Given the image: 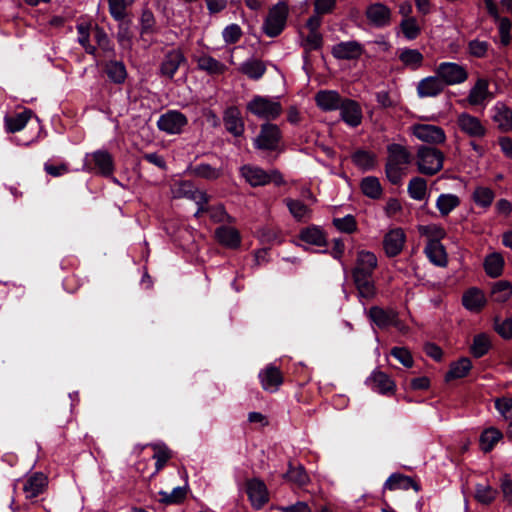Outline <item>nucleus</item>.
<instances>
[{
    "instance_id": "4",
    "label": "nucleus",
    "mask_w": 512,
    "mask_h": 512,
    "mask_svg": "<svg viewBox=\"0 0 512 512\" xmlns=\"http://www.w3.org/2000/svg\"><path fill=\"white\" fill-rule=\"evenodd\" d=\"M240 174L252 187L265 186L270 183L280 186L284 183L283 176L276 169L266 171L259 166L247 164L240 168Z\"/></svg>"
},
{
    "instance_id": "18",
    "label": "nucleus",
    "mask_w": 512,
    "mask_h": 512,
    "mask_svg": "<svg viewBox=\"0 0 512 512\" xmlns=\"http://www.w3.org/2000/svg\"><path fill=\"white\" fill-rule=\"evenodd\" d=\"M369 318L381 329L389 326L399 327L400 325L398 314L393 309H383L379 306H373L369 310Z\"/></svg>"
},
{
    "instance_id": "35",
    "label": "nucleus",
    "mask_w": 512,
    "mask_h": 512,
    "mask_svg": "<svg viewBox=\"0 0 512 512\" xmlns=\"http://www.w3.org/2000/svg\"><path fill=\"white\" fill-rule=\"evenodd\" d=\"M239 71L250 79L258 80L266 72V66L261 60L249 59L241 64Z\"/></svg>"
},
{
    "instance_id": "8",
    "label": "nucleus",
    "mask_w": 512,
    "mask_h": 512,
    "mask_svg": "<svg viewBox=\"0 0 512 512\" xmlns=\"http://www.w3.org/2000/svg\"><path fill=\"white\" fill-rule=\"evenodd\" d=\"M435 73L443 81L445 87L461 84L468 78L466 68L455 62L440 63L437 66Z\"/></svg>"
},
{
    "instance_id": "10",
    "label": "nucleus",
    "mask_w": 512,
    "mask_h": 512,
    "mask_svg": "<svg viewBox=\"0 0 512 512\" xmlns=\"http://www.w3.org/2000/svg\"><path fill=\"white\" fill-rule=\"evenodd\" d=\"M456 124L459 130L470 138L480 139L487 133V129L481 120L467 112L457 115Z\"/></svg>"
},
{
    "instance_id": "12",
    "label": "nucleus",
    "mask_w": 512,
    "mask_h": 512,
    "mask_svg": "<svg viewBox=\"0 0 512 512\" xmlns=\"http://www.w3.org/2000/svg\"><path fill=\"white\" fill-rule=\"evenodd\" d=\"M187 118L184 114L176 110H170L161 115L157 121V126L161 131L168 134H178L187 125Z\"/></svg>"
},
{
    "instance_id": "7",
    "label": "nucleus",
    "mask_w": 512,
    "mask_h": 512,
    "mask_svg": "<svg viewBox=\"0 0 512 512\" xmlns=\"http://www.w3.org/2000/svg\"><path fill=\"white\" fill-rule=\"evenodd\" d=\"M288 6L284 2L274 5L263 23V31L268 37L278 36L286 26Z\"/></svg>"
},
{
    "instance_id": "22",
    "label": "nucleus",
    "mask_w": 512,
    "mask_h": 512,
    "mask_svg": "<svg viewBox=\"0 0 512 512\" xmlns=\"http://www.w3.org/2000/svg\"><path fill=\"white\" fill-rule=\"evenodd\" d=\"M186 62V58L179 49L169 51L160 66V74L172 79L179 67Z\"/></svg>"
},
{
    "instance_id": "45",
    "label": "nucleus",
    "mask_w": 512,
    "mask_h": 512,
    "mask_svg": "<svg viewBox=\"0 0 512 512\" xmlns=\"http://www.w3.org/2000/svg\"><path fill=\"white\" fill-rule=\"evenodd\" d=\"M472 368V363L469 358H461L457 362L451 365L449 372L446 375V379H459L465 377Z\"/></svg>"
},
{
    "instance_id": "40",
    "label": "nucleus",
    "mask_w": 512,
    "mask_h": 512,
    "mask_svg": "<svg viewBox=\"0 0 512 512\" xmlns=\"http://www.w3.org/2000/svg\"><path fill=\"white\" fill-rule=\"evenodd\" d=\"M504 259L499 253H492L485 258L484 268L487 275L496 278L502 274Z\"/></svg>"
},
{
    "instance_id": "60",
    "label": "nucleus",
    "mask_w": 512,
    "mask_h": 512,
    "mask_svg": "<svg viewBox=\"0 0 512 512\" xmlns=\"http://www.w3.org/2000/svg\"><path fill=\"white\" fill-rule=\"evenodd\" d=\"M78 42L84 47L87 53L94 54L95 47L89 43V28L84 24L77 26Z\"/></svg>"
},
{
    "instance_id": "46",
    "label": "nucleus",
    "mask_w": 512,
    "mask_h": 512,
    "mask_svg": "<svg viewBox=\"0 0 512 512\" xmlns=\"http://www.w3.org/2000/svg\"><path fill=\"white\" fill-rule=\"evenodd\" d=\"M361 190L364 195L372 199H378L382 195V187L376 177L368 176L361 181Z\"/></svg>"
},
{
    "instance_id": "37",
    "label": "nucleus",
    "mask_w": 512,
    "mask_h": 512,
    "mask_svg": "<svg viewBox=\"0 0 512 512\" xmlns=\"http://www.w3.org/2000/svg\"><path fill=\"white\" fill-rule=\"evenodd\" d=\"M493 120L498 128L502 131H509L512 129V110L502 104H497L494 107Z\"/></svg>"
},
{
    "instance_id": "19",
    "label": "nucleus",
    "mask_w": 512,
    "mask_h": 512,
    "mask_svg": "<svg viewBox=\"0 0 512 512\" xmlns=\"http://www.w3.org/2000/svg\"><path fill=\"white\" fill-rule=\"evenodd\" d=\"M331 52L336 59L354 60L363 54L364 47L357 41H346L334 45Z\"/></svg>"
},
{
    "instance_id": "34",
    "label": "nucleus",
    "mask_w": 512,
    "mask_h": 512,
    "mask_svg": "<svg viewBox=\"0 0 512 512\" xmlns=\"http://www.w3.org/2000/svg\"><path fill=\"white\" fill-rule=\"evenodd\" d=\"M462 302L466 309L478 312L484 307L486 300L482 291L472 288L464 293Z\"/></svg>"
},
{
    "instance_id": "50",
    "label": "nucleus",
    "mask_w": 512,
    "mask_h": 512,
    "mask_svg": "<svg viewBox=\"0 0 512 512\" xmlns=\"http://www.w3.org/2000/svg\"><path fill=\"white\" fill-rule=\"evenodd\" d=\"M286 204L295 219L301 221L310 217V209L303 202L287 199Z\"/></svg>"
},
{
    "instance_id": "15",
    "label": "nucleus",
    "mask_w": 512,
    "mask_h": 512,
    "mask_svg": "<svg viewBox=\"0 0 512 512\" xmlns=\"http://www.w3.org/2000/svg\"><path fill=\"white\" fill-rule=\"evenodd\" d=\"M406 235L401 228L389 230L383 238V248L388 257H395L402 251Z\"/></svg>"
},
{
    "instance_id": "24",
    "label": "nucleus",
    "mask_w": 512,
    "mask_h": 512,
    "mask_svg": "<svg viewBox=\"0 0 512 512\" xmlns=\"http://www.w3.org/2000/svg\"><path fill=\"white\" fill-rule=\"evenodd\" d=\"M343 98L335 90H320L315 95L317 106L323 111H335L340 108Z\"/></svg>"
},
{
    "instance_id": "1",
    "label": "nucleus",
    "mask_w": 512,
    "mask_h": 512,
    "mask_svg": "<svg viewBox=\"0 0 512 512\" xmlns=\"http://www.w3.org/2000/svg\"><path fill=\"white\" fill-rule=\"evenodd\" d=\"M378 260L373 252L361 250L357 253L352 277L359 297L371 300L376 296V287L372 279Z\"/></svg>"
},
{
    "instance_id": "47",
    "label": "nucleus",
    "mask_w": 512,
    "mask_h": 512,
    "mask_svg": "<svg viewBox=\"0 0 512 512\" xmlns=\"http://www.w3.org/2000/svg\"><path fill=\"white\" fill-rule=\"evenodd\" d=\"M472 198L476 205L487 208L492 204L495 194L492 189L488 187L478 186L475 188Z\"/></svg>"
},
{
    "instance_id": "21",
    "label": "nucleus",
    "mask_w": 512,
    "mask_h": 512,
    "mask_svg": "<svg viewBox=\"0 0 512 512\" xmlns=\"http://www.w3.org/2000/svg\"><path fill=\"white\" fill-rule=\"evenodd\" d=\"M262 388L265 391L276 392L283 383V376L279 368L270 364L259 373Z\"/></svg>"
},
{
    "instance_id": "42",
    "label": "nucleus",
    "mask_w": 512,
    "mask_h": 512,
    "mask_svg": "<svg viewBox=\"0 0 512 512\" xmlns=\"http://www.w3.org/2000/svg\"><path fill=\"white\" fill-rule=\"evenodd\" d=\"M198 67L210 74H223L227 67L209 55H203L197 60Z\"/></svg>"
},
{
    "instance_id": "56",
    "label": "nucleus",
    "mask_w": 512,
    "mask_h": 512,
    "mask_svg": "<svg viewBox=\"0 0 512 512\" xmlns=\"http://www.w3.org/2000/svg\"><path fill=\"white\" fill-rule=\"evenodd\" d=\"M333 225L341 232L353 233L357 229V223L352 215H346L342 218H334Z\"/></svg>"
},
{
    "instance_id": "62",
    "label": "nucleus",
    "mask_w": 512,
    "mask_h": 512,
    "mask_svg": "<svg viewBox=\"0 0 512 512\" xmlns=\"http://www.w3.org/2000/svg\"><path fill=\"white\" fill-rule=\"evenodd\" d=\"M141 34L152 33L155 27V18L150 10H143L140 18Z\"/></svg>"
},
{
    "instance_id": "9",
    "label": "nucleus",
    "mask_w": 512,
    "mask_h": 512,
    "mask_svg": "<svg viewBox=\"0 0 512 512\" xmlns=\"http://www.w3.org/2000/svg\"><path fill=\"white\" fill-rule=\"evenodd\" d=\"M174 196L178 198H187L194 201L198 209L195 216H199L206 210V204L209 201V197L204 191L197 189L191 182L184 181L180 182L177 188L174 190Z\"/></svg>"
},
{
    "instance_id": "5",
    "label": "nucleus",
    "mask_w": 512,
    "mask_h": 512,
    "mask_svg": "<svg viewBox=\"0 0 512 512\" xmlns=\"http://www.w3.org/2000/svg\"><path fill=\"white\" fill-rule=\"evenodd\" d=\"M254 147L262 151H280L282 134L275 124L265 123L261 125L259 134L253 140Z\"/></svg>"
},
{
    "instance_id": "39",
    "label": "nucleus",
    "mask_w": 512,
    "mask_h": 512,
    "mask_svg": "<svg viewBox=\"0 0 512 512\" xmlns=\"http://www.w3.org/2000/svg\"><path fill=\"white\" fill-rule=\"evenodd\" d=\"M105 72L108 78L116 83L121 84L127 77L125 65L120 61H109L105 64Z\"/></svg>"
},
{
    "instance_id": "57",
    "label": "nucleus",
    "mask_w": 512,
    "mask_h": 512,
    "mask_svg": "<svg viewBox=\"0 0 512 512\" xmlns=\"http://www.w3.org/2000/svg\"><path fill=\"white\" fill-rule=\"evenodd\" d=\"M286 477L298 485H305L309 481V477L302 466L290 467Z\"/></svg>"
},
{
    "instance_id": "63",
    "label": "nucleus",
    "mask_w": 512,
    "mask_h": 512,
    "mask_svg": "<svg viewBox=\"0 0 512 512\" xmlns=\"http://www.w3.org/2000/svg\"><path fill=\"white\" fill-rule=\"evenodd\" d=\"M391 355L394 356L405 367H412L413 358L411 353L406 348L394 347L391 350Z\"/></svg>"
},
{
    "instance_id": "64",
    "label": "nucleus",
    "mask_w": 512,
    "mask_h": 512,
    "mask_svg": "<svg viewBox=\"0 0 512 512\" xmlns=\"http://www.w3.org/2000/svg\"><path fill=\"white\" fill-rule=\"evenodd\" d=\"M494 328L497 333L504 339L512 338V317L507 318L502 322L495 321Z\"/></svg>"
},
{
    "instance_id": "20",
    "label": "nucleus",
    "mask_w": 512,
    "mask_h": 512,
    "mask_svg": "<svg viewBox=\"0 0 512 512\" xmlns=\"http://www.w3.org/2000/svg\"><path fill=\"white\" fill-rule=\"evenodd\" d=\"M341 119L351 127H357L362 122V110L358 102L345 98L339 108Z\"/></svg>"
},
{
    "instance_id": "2",
    "label": "nucleus",
    "mask_w": 512,
    "mask_h": 512,
    "mask_svg": "<svg viewBox=\"0 0 512 512\" xmlns=\"http://www.w3.org/2000/svg\"><path fill=\"white\" fill-rule=\"evenodd\" d=\"M387 162L385 172L388 180L397 185L401 182L406 167L412 161V155L403 145L392 143L387 146Z\"/></svg>"
},
{
    "instance_id": "58",
    "label": "nucleus",
    "mask_w": 512,
    "mask_h": 512,
    "mask_svg": "<svg viewBox=\"0 0 512 512\" xmlns=\"http://www.w3.org/2000/svg\"><path fill=\"white\" fill-rule=\"evenodd\" d=\"M110 14L118 21H126L125 0H108Z\"/></svg>"
},
{
    "instance_id": "23",
    "label": "nucleus",
    "mask_w": 512,
    "mask_h": 512,
    "mask_svg": "<svg viewBox=\"0 0 512 512\" xmlns=\"http://www.w3.org/2000/svg\"><path fill=\"white\" fill-rule=\"evenodd\" d=\"M48 481L47 477L40 472H36L30 476H28L23 483V492L27 499H33L40 494H42L46 487Z\"/></svg>"
},
{
    "instance_id": "43",
    "label": "nucleus",
    "mask_w": 512,
    "mask_h": 512,
    "mask_svg": "<svg viewBox=\"0 0 512 512\" xmlns=\"http://www.w3.org/2000/svg\"><path fill=\"white\" fill-rule=\"evenodd\" d=\"M133 33L131 30V22L121 21L117 32V41L122 49L131 50L133 45Z\"/></svg>"
},
{
    "instance_id": "11",
    "label": "nucleus",
    "mask_w": 512,
    "mask_h": 512,
    "mask_svg": "<svg viewBox=\"0 0 512 512\" xmlns=\"http://www.w3.org/2000/svg\"><path fill=\"white\" fill-rule=\"evenodd\" d=\"M246 493L253 508L261 509L269 501L266 484L259 478L246 481Z\"/></svg>"
},
{
    "instance_id": "55",
    "label": "nucleus",
    "mask_w": 512,
    "mask_h": 512,
    "mask_svg": "<svg viewBox=\"0 0 512 512\" xmlns=\"http://www.w3.org/2000/svg\"><path fill=\"white\" fill-rule=\"evenodd\" d=\"M401 29L408 40H414L420 34V27L416 18H407L401 21Z\"/></svg>"
},
{
    "instance_id": "25",
    "label": "nucleus",
    "mask_w": 512,
    "mask_h": 512,
    "mask_svg": "<svg viewBox=\"0 0 512 512\" xmlns=\"http://www.w3.org/2000/svg\"><path fill=\"white\" fill-rule=\"evenodd\" d=\"M223 122L226 130L238 137L244 133V122L237 107H229L223 115Z\"/></svg>"
},
{
    "instance_id": "54",
    "label": "nucleus",
    "mask_w": 512,
    "mask_h": 512,
    "mask_svg": "<svg viewBox=\"0 0 512 512\" xmlns=\"http://www.w3.org/2000/svg\"><path fill=\"white\" fill-rule=\"evenodd\" d=\"M353 162L360 168L368 170L375 164V155L367 151H357L352 156Z\"/></svg>"
},
{
    "instance_id": "51",
    "label": "nucleus",
    "mask_w": 512,
    "mask_h": 512,
    "mask_svg": "<svg viewBox=\"0 0 512 512\" xmlns=\"http://www.w3.org/2000/svg\"><path fill=\"white\" fill-rule=\"evenodd\" d=\"M497 491L489 485L478 484L476 486L475 498L482 504H490L496 498Z\"/></svg>"
},
{
    "instance_id": "38",
    "label": "nucleus",
    "mask_w": 512,
    "mask_h": 512,
    "mask_svg": "<svg viewBox=\"0 0 512 512\" xmlns=\"http://www.w3.org/2000/svg\"><path fill=\"white\" fill-rule=\"evenodd\" d=\"M502 437V432L497 428L490 427L484 430L480 436L481 450L485 453L490 452Z\"/></svg>"
},
{
    "instance_id": "61",
    "label": "nucleus",
    "mask_w": 512,
    "mask_h": 512,
    "mask_svg": "<svg viewBox=\"0 0 512 512\" xmlns=\"http://www.w3.org/2000/svg\"><path fill=\"white\" fill-rule=\"evenodd\" d=\"M242 35L241 28L237 24H231L222 32L223 39L228 44L236 43Z\"/></svg>"
},
{
    "instance_id": "3",
    "label": "nucleus",
    "mask_w": 512,
    "mask_h": 512,
    "mask_svg": "<svg viewBox=\"0 0 512 512\" xmlns=\"http://www.w3.org/2000/svg\"><path fill=\"white\" fill-rule=\"evenodd\" d=\"M444 154L433 147L419 146L415 156V164L421 174L432 176L443 168Z\"/></svg>"
},
{
    "instance_id": "33",
    "label": "nucleus",
    "mask_w": 512,
    "mask_h": 512,
    "mask_svg": "<svg viewBox=\"0 0 512 512\" xmlns=\"http://www.w3.org/2000/svg\"><path fill=\"white\" fill-rule=\"evenodd\" d=\"M425 254L428 259L439 267H444L447 264V254L444 246L440 242L433 241L427 243L425 247Z\"/></svg>"
},
{
    "instance_id": "48",
    "label": "nucleus",
    "mask_w": 512,
    "mask_h": 512,
    "mask_svg": "<svg viewBox=\"0 0 512 512\" xmlns=\"http://www.w3.org/2000/svg\"><path fill=\"white\" fill-rule=\"evenodd\" d=\"M418 231L420 235L425 236L428 239V243L433 241L440 242V240L446 235L443 227L438 224L420 225L418 227Z\"/></svg>"
},
{
    "instance_id": "27",
    "label": "nucleus",
    "mask_w": 512,
    "mask_h": 512,
    "mask_svg": "<svg viewBox=\"0 0 512 512\" xmlns=\"http://www.w3.org/2000/svg\"><path fill=\"white\" fill-rule=\"evenodd\" d=\"M87 158H91L94 162V167L105 176L111 175L113 172V160L109 152L104 150H98L92 154L87 155Z\"/></svg>"
},
{
    "instance_id": "13",
    "label": "nucleus",
    "mask_w": 512,
    "mask_h": 512,
    "mask_svg": "<svg viewBox=\"0 0 512 512\" xmlns=\"http://www.w3.org/2000/svg\"><path fill=\"white\" fill-rule=\"evenodd\" d=\"M413 135L422 142L441 144L446 140L444 130L432 124H415L411 127Z\"/></svg>"
},
{
    "instance_id": "52",
    "label": "nucleus",
    "mask_w": 512,
    "mask_h": 512,
    "mask_svg": "<svg viewBox=\"0 0 512 512\" xmlns=\"http://www.w3.org/2000/svg\"><path fill=\"white\" fill-rule=\"evenodd\" d=\"M193 173L207 180H215L222 175V170L209 164H199L193 169Z\"/></svg>"
},
{
    "instance_id": "53",
    "label": "nucleus",
    "mask_w": 512,
    "mask_h": 512,
    "mask_svg": "<svg viewBox=\"0 0 512 512\" xmlns=\"http://www.w3.org/2000/svg\"><path fill=\"white\" fill-rule=\"evenodd\" d=\"M160 502L164 504H177L184 500L186 489L184 487H175L171 493L160 491Z\"/></svg>"
},
{
    "instance_id": "49",
    "label": "nucleus",
    "mask_w": 512,
    "mask_h": 512,
    "mask_svg": "<svg viewBox=\"0 0 512 512\" xmlns=\"http://www.w3.org/2000/svg\"><path fill=\"white\" fill-rule=\"evenodd\" d=\"M512 295V286L508 281H499L492 288V298L495 302L503 303Z\"/></svg>"
},
{
    "instance_id": "16",
    "label": "nucleus",
    "mask_w": 512,
    "mask_h": 512,
    "mask_svg": "<svg viewBox=\"0 0 512 512\" xmlns=\"http://www.w3.org/2000/svg\"><path fill=\"white\" fill-rule=\"evenodd\" d=\"M366 384L373 391L383 395L393 394L396 390L395 382L389 375L380 370H374L367 378Z\"/></svg>"
},
{
    "instance_id": "30",
    "label": "nucleus",
    "mask_w": 512,
    "mask_h": 512,
    "mask_svg": "<svg viewBox=\"0 0 512 512\" xmlns=\"http://www.w3.org/2000/svg\"><path fill=\"white\" fill-rule=\"evenodd\" d=\"M409 488H414L416 491L418 490V486L412 478L399 473L390 475L384 483L385 490H408Z\"/></svg>"
},
{
    "instance_id": "14",
    "label": "nucleus",
    "mask_w": 512,
    "mask_h": 512,
    "mask_svg": "<svg viewBox=\"0 0 512 512\" xmlns=\"http://www.w3.org/2000/svg\"><path fill=\"white\" fill-rule=\"evenodd\" d=\"M365 16L371 25L383 28L391 24L392 11L385 4L376 2L367 6Z\"/></svg>"
},
{
    "instance_id": "28",
    "label": "nucleus",
    "mask_w": 512,
    "mask_h": 512,
    "mask_svg": "<svg viewBox=\"0 0 512 512\" xmlns=\"http://www.w3.org/2000/svg\"><path fill=\"white\" fill-rule=\"evenodd\" d=\"M398 58L405 67L411 70H418L420 67H422L424 62L423 54L417 49H400Z\"/></svg>"
},
{
    "instance_id": "32",
    "label": "nucleus",
    "mask_w": 512,
    "mask_h": 512,
    "mask_svg": "<svg viewBox=\"0 0 512 512\" xmlns=\"http://www.w3.org/2000/svg\"><path fill=\"white\" fill-rule=\"evenodd\" d=\"M299 238L309 244L318 247L326 245L325 233L317 226H309L301 230Z\"/></svg>"
},
{
    "instance_id": "26",
    "label": "nucleus",
    "mask_w": 512,
    "mask_h": 512,
    "mask_svg": "<svg viewBox=\"0 0 512 512\" xmlns=\"http://www.w3.org/2000/svg\"><path fill=\"white\" fill-rule=\"evenodd\" d=\"M217 241L228 247L237 248L240 245L241 237L237 229L230 226H220L215 230Z\"/></svg>"
},
{
    "instance_id": "44",
    "label": "nucleus",
    "mask_w": 512,
    "mask_h": 512,
    "mask_svg": "<svg viewBox=\"0 0 512 512\" xmlns=\"http://www.w3.org/2000/svg\"><path fill=\"white\" fill-rule=\"evenodd\" d=\"M491 348V341L487 334L481 333L473 338V343L470 347L471 354L480 358L484 356Z\"/></svg>"
},
{
    "instance_id": "31",
    "label": "nucleus",
    "mask_w": 512,
    "mask_h": 512,
    "mask_svg": "<svg viewBox=\"0 0 512 512\" xmlns=\"http://www.w3.org/2000/svg\"><path fill=\"white\" fill-rule=\"evenodd\" d=\"M489 98H491V94L488 90L487 80L479 79L470 89L467 99L471 105H481Z\"/></svg>"
},
{
    "instance_id": "29",
    "label": "nucleus",
    "mask_w": 512,
    "mask_h": 512,
    "mask_svg": "<svg viewBox=\"0 0 512 512\" xmlns=\"http://www.w3.org/2000/svg\"><path fill=\"white\" fill-rule=\"evenodd\" d=\"M32 116L31 110H24L14 115H7L4 118L5 128L9 133H15L22 130Z\"/></svg>"
},
{
    "instance_id": "6",
    "label": "nucleus",
    "mask_w": 512,
    "mask_h": 512,
    "mask_svg": "<svg viewBox=\"0 0 512 512\" xmlns=\"http://www.w3.org/2000/svg\"><path fill=\"white\" fill-rule=\"evenodd\" d=\"M247 110L258 118L274 120L282 112L279 101L256 95L247 104Z\"/></svg>"
},
{
    "instance_id": "41",
    "label": "nucleus",
    "mask_w": 512,
    "mask_h": 512,
    "mask_svg": "<svg viewBox=\"0 0 512 512\" xmlns=\"http://www.w3.org/2000/svg\"><path fill=\"white\" fill-rule=\"evenodd\" d=\"M409 196L417 201H422L427 195V182L424 178L414 177L408 183Z\"/></svg>"
},
{
    "instance_id": "59",
    "label": "nucleus",
    "mask_w": 512,
    "mask_h": 512,
    "mask_svg": "<svg viewBox=\"0 0 512 512\" xmlns=\"http://www.w3.org/2000/svg\"><path fill=\"white\" fill-rule=\"evenodd\" d=\"M155 453L153 458L155 459V473L159 472L166 462L171 458V452L166 447L155 446Z\"/></svg>"
},
{
    "instance_id": "17",
    "label": "nucleus",
    "mask_w": 512,
    "mask_h": 512,
    "mask_svg": "<svg viewBox=\"0 0 512 512\" xmlns=\"http://www.w3.org/2000/svg\"><path fill=\"white\" fill-rule=\"evenodd\" d=\"M445 89L443 81L438 75L427 76L417 83L416 91L419 98H433L440 95Z\"/></svg>"
},
{
    "instance_id": "36",
    "label": "nucleus",
    "mask_w": 512,
    "mask_h": 512,
    "mask_svg": "<svg viewBox=\"0 0 512 512\" xmlns=\"http://www.w3.org/2000/svg\"><path fill=\"white\" fill-rule=\"evenodd\" d=\"M459 205L460 198L451 193L440 194L436 200V208L443 217L449 215Z\"/></svg>"
}]
</instances>
